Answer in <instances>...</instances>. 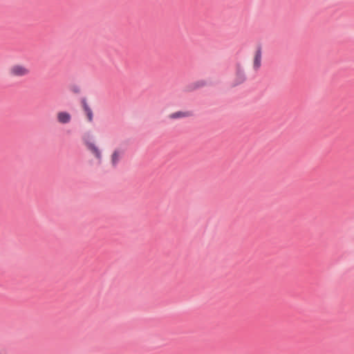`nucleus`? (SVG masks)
I'll return each instance as SVG.
<instances>
[{"mask_svg": "<svg viewBox=\"0 0 354 354\" xmlns=\"http://www.w3.org/2000/svg\"><path fill=\"white\" fill-rule=\"evenodd\" d=\"M57 120L62 124H68L71 121V115L66 111H59L57 113Z\"/></svg>", "mask_w": 354, "mask_h": 354, "instance_id": "39448f33", "label": "nucleus"}, {"mask_svg": "<svg viewBox=\"0 0 354 354\" xmlns=\"http://www.w3.org/2000/svg\"><path fill=\"white\" fill-rule=\"evenodd\" d=\"M262 54L263 50L261 46H257L253 53L252 59V68L255 71H259L261 66Z\"/></svg>", "mask_w": 354, "mask_h": 354, "instance_id": "7ed1b4c3", "label": "nucleus"}, {"mask_svg": "<svg viewBox=\"0 0 354 354\" xmlns=\"http://www.w3.org/2000/svg\"><path fill=\"white\" fill-rule=\"evenodd\" d=\"M82 106L88 120L91 122L93 120V112L84 100L82 101Z\"/></svg>", "mask_w": 354, "mask_h": 354, "instance_id": "0eeeda50", "label": "nucleus"}, {"mask_svg": "<svg viewBox=\"0 0 354 354\" xmlns=\"http://www.w3.org/2000/svg\"><path fill=\"white\" fill-rule=\"evenodd\" d=\"M83 142L86 149L92 153V155L96 158L99 164L102 163V153L99 147L93 140L90 134L86 133L83 136Z\"/></svg>", "mask_w": 354, "mask_h": 354, "instance_id": "f257e3e1", "label": "nucleus"}, {"mask_svg": "<svg viewBox=\"0 0 354 354\" xmlns=\"http://www.w3.org/2000/svg\"><path fill=\"white\" fill-rule=\"evenodd\" d=\"M124 149L120 147L113 149L109 157L110 164L112 167L115 168L118 166L124 156Z\"/></svg>", "mask_w": 354, "mask_h": 354, "instance_id": "20e7f679", "label": "nucleus"}, {"mask_svg": "<svg viewBox=\"0 0 354 354\" xmlns=\"http://www.w3.org/2000/svg\"><path fill=\"white\" fill-rule=\"evenodd\" d=\"M192 115L191 112L189 111H176L174 113H172L168 115V118L171 120H177L184 118H187Z\"/></svg>", "mask_w": 354, "mask_h": 354, "instance_id": "423d86ee", "label": "nucleus"}, {"mask_svg": "<svg viewBox=\"0 0 354 354\" xmlns=\"http://www.w3.org/2000/svg\"><path fill=\"white\" fill-rule=\"evenodd\" d=\"M8 73L11 77H23L30 74V68L28 65L17 63L10 66Z\"/></svg>", "mask_w": 354, "mask_h": 354, "instance_id": "f03ea898", "label": "nucleus"}]
</instances>
